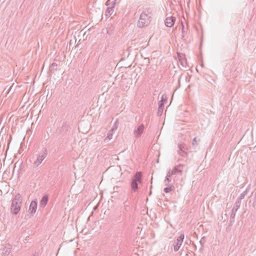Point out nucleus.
<instances>
[{"label":"nucleus","instance_id":"f8f14e48","mask_svg":"<svg viewBox=\"0 0 256 256\" xmlns=\"http://www.w3.org/2000/svg\"><path fill=\"white\" fill-rule=\"evenodd\" d=\"M12 249V246L10 244H7L6 245L4 248L2 249V253L3 255H4L6 256H8L10 252H11V250Z\"/></svg>","mask_w":256,"mask_h":256},{"label":"nucleus","instance_id":"1a4fd4ad","mask_svg":"<svg viewBox=\"0 0 256 256\" xmlns=\"http://www.w3.org/2000/svg\"><path fill=\"white\" fill-rule=\"evenodd\" d=\"M37 201L36 200H33L31 202L29 207V212L32 214L36 212L37 208Z\"/></svg>","mask_w":256,"mask_h":256},{"label":"nucleus","instance_id":"bb28decb","mask_svg":"<svg viewBox=\"0 0 256 256\" xmlns=\"http://www.w3.org/2000/svg\"><path fill=\"white\" fill-rule=\"evenodd\" d=\"M192 144L193 146H197L198 144L197 140H196V137H195L193 139L192 142Z\"/></svg>","mask_w":256,"mask_h":256},{"label":"nucleus","instance_id":"7c9ffc66","mask_svg":"<svg viewBox=\"0 0 256 256\" xmlns=\"http://www.w3.org/2000/svg\"><path fill=\"white\" fill-rule=\"evenodd\" d=\"M181 24H182V33L183 34L184 32V23L182 22H181Z\"/></svg>","mask_w":256,"mask_h":256},{"label":"nucleus","instance_id":"0eeeda50","mask_svg":"<svg viewBox=\"0 0 256 256\" xmlns=\"http://www.w3.org/2000/svg\"><path fill=\"white\" fill-rule=\"evenodd\" d=\"M184 234H181L176 239V240H175L174 242V250L176 252H178L182 242H183V240H184Z\"/></svg>","mask_w":256,"mask_h":256},{"label":"nucleus","instance_id":"f257e3e1","mask_svg":"<svg viewBox=\"0 0 256 256\" xmlns=\"http://www.w3.org/2000/svg\"><path fill=\"white\" fill-rule=\"evenodd\" d=\"M22 198L20 194L15 195L14 198L12 200L10 206V212L14 215H16L20 210L22 204Z\"/></svg>","mask_w":256,"mask_h":256},{"label":"nucleus","instance_id":"9b49d317","mask_svg":"<svg viewBox=\"0 0 256 256\" xmlns=\"http://www.w3.org/2000/svg\"><path fill=\"white\" fill-rule=\"evenodd\" d=\"M176 21V18L174 16L168 17L166 19L165 24L168 27H172L174 26Z\"/></svg>","mask_w":256,"mask_h":256},{"label":"nucleus","instance_id":"ddd939ff","mask_svg":"<svg viewBox=\"0 0 256 256\" xmlns=\"http://www.w3.org/2000/svg\"><path fill=\"white\" fill-rule=\"evenodd\" d=\"M48 200V196L47 194L44 195L42 197V198L40 202V206L42 208H44Z\"/></svg>","mask_w":256,"mask_h":256},{"label":"nucleus","instance_id":"c756f323","mask_svg":"<svg viewBox=\"0 0 256 256\" xmlns=\"http://www.w3.org/2000/svg\"><path fill=\"white\" fill-rule=\"evenodd\" d=\"M184 165L183 164H180L178 166H176L178 168H180V169H182V168L184 167Z\"/></svg>","mask_w":256,"mask_h":256},{"label":"nucleus","instance_id":"72a5a7b5","mask_svg":"<svg viewBox=\"0 0 256 256\" xmlns=\"http://www.w3.org/2000/svg\"><path fill=\"white\" fill-rule=\"evenodd\" d=\"M112 128H114V130L116 129V127H115V126H114Z\"/></svg>","mask_w":256,"mask_h":256},{"label":"nucleus","instance_id":"c9c22d12","mask_svg":"<svg viewBox=\"0 0 256 256\" xmlns=\"http://www.w3.org/2000/svg\"><path fill=\"white\" fill-rule=\"evenodd\" d=\"M148 63H150V60L149 59L148 60Z\"/></svg>","mask_w":256,"mask_h":256},{"label":"nucleus","instance_id":"412c9836","mask_svg":"<svg viewBox=\"0 0 256 256\" xmlns=\"http://www.w3.org/2000/svg\"><path fill=\"white\" fill-rule=\"evenodd\" d=\"M182 170L180 168H178L177 166H175L172 170V174H182Z\"/></svg>","mask_w":256,"mask_h":256},{"label":"nucleus","instance_id":"9d476101","mask_svg":"<svg viewBox=\"0 0 256 256\" xmlns=\"http://www.w3.org/2000/svg\"><path fill=\"white\" fill-rule=\"evenodd\" d=\"M144 126L143 124L140 125L136 130H134V134L136 137L138 138L142 134L144 130Z\"/></svg>","mask_w":256,"mask_h":256},{"label":"nucleus","instance_id":"5701e85b","mask_svg":"<svg viewBox=\"0 0 256 256\" xmlns=\"http://www.w3.org/2000/svg\"><path fill=\"white\" fill-rule=\"evenodd\" d=\"M142 13H144L146 14L147 16H150L151 18V16L152 15V9L150 8H146L144 11L142 12Z\"/></svg>","mask_w":256,"mask_h":256},{"label":"nucleus","instance_id":"4be33fe9","mask_svg":"<svg viewBox=\"0 0 256 256\" xmlns=\"http://www.w3.org/2000/svg\"><path fill=\"white\" fill-rule=\"evenodd\" d=\"M142 13H144L146 14L147 16H150L151 18V16L152 15V9L150 8H146L144 11L142 12Z\"/></svg>","mask_w":256,"mask_h":256},{"label":"nucleus","instance_id":"a878e982","mask_svg":"<svg viewBox=\"0 0 256 256\" xmlns=\"http://www.w3.org/2000/svg\"><path fill=\"white\" fill-rule=\"evenodd\" d=\"M172 175H174V174H172V170H169L166 174V176L170 178Z\"/></svg>","mask_w":256,"mask_h":256},{"label":"nucleus","instance_id":"a211bd4d","mask_svg":"<svg viewBox=\"0 0 256 256\" xmlns=\"http://www.w3.org/2000/svg\"><path fill=\"white\" fill-rule=\"evenodd\" d=\"M177 152L178 154L182 157L186 158L188 156V154L186 151L181 148H178Z\"/></svg>","mask_w":256,"mask_h":256},{"label":"nucleus","instance_id":"393cba45","mask_svg":"<svg viewBox=\"0 0 256 256\" xmlns=\"http://www.w3.org/2000/svg\"><path fill=\"white\" fill-rule=\"evenodd\" d=\"M171 182V178L170 177H166L165 180H164V184L165 186H168V184Z\"/></svg>","mask_w":256,"mask_h":256},{"label":"nucleus","instance_id":"2eb2a0df","mask_svg":"<svg viewBox=\"0 0 256 256\" xmlns=\"http://www.w3.org/2000/svg\"><path fill=\"white\" fill-rule=\"evenodd\" d=\"M249 191V188H247L240 195V196L238 198L236 202H238L240 204H241L242 200L244 199L245 196L248 194Z\"/></svg>","mask_w":256,"mask_h":256},{"label":"nucleus","instance_id":"c85d7f7f","mask_svg":"<svg viewBox=\"0 0 256 256\" xmlns=\"http://www.w3.org/2000/svg\"><path fill=\"white\" fill-rule=\"evenodd\" d=\"M204 242H205L204 238H202L200 240V243L201 244L202 246V245Z\"/></svg>","mask_w":256,"mask_h":256},{"label":"nucleus","instance_id":"2f4dec72","mask_svg":"<svg viewBox=\"0 0 256 256\" xmlns=\"http://www.w3.org/2000/svg\"><path fill=\"white\" fill-rule=\"evenodd\" d=\"M184 60H183V61H182V62H181V64H182V66H184Z\"/></svg>","mask_w":256,"mask_h":256},{"label":"nucleus","instance_id":"6ab92c4d","mask_svg":"<svg viewBox=\"0 0 256 256\" xmlns=\"http://www.w3.org/2000/svg\"><path fill=\"white\" fill-rule=\"evenodd\" d=\"M174 189H175V188H174V185H170V186H167V187L164 188V191L166 193H168V192H170L174 190Z\"/></svg>","mask_w":256,"mask_h":256},{"label":"nucleus","instance_id":"6e6552de","mask_svg":"<svg viewBox=\"0 0 256 256\" xmlns=\"http://www.w3.org/2000/svg\"><path fill=\"white\" fill-rule=\"evenodd\" d=\"M70 130V126L69 124L66 122L64 123L62 126L58 128L57 130L58 133L62 136L66 135Z\"/></svg>","mask_w":256,"mask_h":256},{"label":"nucleus","instance_id":"4468645a","mask_svg":"<svg viewBox=\"0 0 256 256\" xmlns=\"http://www.w3.org/2000/svg\"><path fill=\"white\" fill-rule=\"evenodd\" d=\"M115 4L114 2H113L112 4V6H108L106 8V16H110L112 14L114 11V5Z\"/></svg>","mask_w":256,"mask_h":256},{"label":"nucleus","instance_id":"423d86ee","mask_svg":"<svg viewBox=\"0 0 256 256\" xmlns=\"http://www.w3.org/2000/svg\"><path fill=\"white\" fill-rule=\"evenodd\" d=\"M240 204L238 202H236L232 210V212L230 214V216L229 220V226H231L232 225L234 222V218L236 216V212L238 209L240 208Z\"/></svg>","mask_w":256,"mask_h":256},{"label":"nucleus","instance_id":"cd10ccee","mask_svg":"<svg viewBox=\"0 0 256 256\" xmlns=\"http://www.w3.org/2000/svg\"><path fill=\"white\" fill-rule=\"evenodd\" d=\"M254 202H252V206L254 208L256 206V192L254 194Z\"/></svg>","mask_w":256,"mask_h":256},{"label":"nucleus","instance_id":"7ed1b4c3","mask_svg":"<svg viewBox=\"0 0 256 256\" xmlns=\"http://www.w3.org/2000/svg\"><path fill=\"white\" fill-rule=\"evenodd\" d=\"M150 16H147L144 13H142L138 22V26L142 28L148 26L150 22Z\"/></svg>","mask_w":256,"mask_h":256},{"label":"nucleus","instance_id":"39448f33","mask_svg":"<svg viewBox=\"0 0 256 256\" xmlns=\"http://www.w3.org/2000/svg\"><path fill=\"white\" fill-rule=\"evenodd\" d=\"M167 102V96L166 94H163L161 97V100L158 102V108L157 114L161 116L163 112L165 104Z\"/></svg>","mask_w":256,"mask_h":256},{"label":"nucleus","instance_id":"f3484780","mask_svg":"<svg viewBox=\"0 0 256 256\" xmlns=\"http://www.w3.org/2000/svg\"><path fill=\"white\" fill-rule=\"evenodd\" d=\"M114 130V128H112L110 130L107 134L106 137L104 139V142H107L112 139L113 135V131Z\"/></svg>","mask_w":256,"mask_h":256},{"label":"nucleus","instance_id":"20e7f679","mask_svg":"<svg viewBox=\"0 0 256 256\" xmlns=\"http://www.w3.org/2000/svg\"><path fill=\"white\" fill-rule=\"evenodd\" d=\"M47 155V150L46 148H44L42 152H39L38 154V155L36 160L34 162L33 164L34 166L37 167L40 165L43 160L46 157Z\"/></svg>","mask_w":256,"mask_h":256},{"label":"nucleus","instance_id":"aec40b11","mask_svg":"<svg viewBox=\"0 0 256 256\" xmlns=\"http://www.w3.org/2000/svg\"><path fill=\"white\" fill-rule=\"evenodd\" d=\"M178 148H181L183 150H188V148L187 144L184 143L178 144Z\"/></svg>","mask_w":256,"mask_h":256},{"label":"nucleus","instance_id":"dca6fc26","mask_svg":"<svg viewBox=\"0 0 256 256\" xmlns=\"http://www.w3.org/2000/svg\"><path fill=\"white\" fill-rule=\"evenodd\" d=\"M17 166H18V171H19V170H21L23 168H24V165H23L22 162V161H19V160L16 162L15 163V164H14V170L16 169Z\"/></svg>","mask_w":256,"mask_h":256},{"label":"nucleus","instance_id":"f03ea898","mask_svg":"<svg viewBox=\"0 0 256 256\" xmlns=\"http://www.w3.org/2000/svg\"><path fill=\"white\" fill-rule=\"evenodd\" d=\"M142 182V173L141 172H138L132 178L130 182L132 190L133 192H136L138 189V184H140Z\"/></svg>","mask_w":256,"mask_h":256},{"label":"nucleus","instance_id":"b1692460","mask_svg":"<svg viewBox=\"0 0 256 256\" xmlns=\"http://www.w3.org/2000/svg\"><path fill=\"white\" fill-rule=\"evenodd\" d=\"M57 67H58V64H57L55 63V62H53L52 64H51V65L50 66V70L54 72L55 70H57Z\"/></svg>","mask_w":256,"mask_h":256},{"label":"nucleus","instance_id":"f704fd0d","mask_svg":"<svg viewBox=\"0 0 256 256\" xmlns=\"http://www.w3.org/2000/svg\"><path fill=\"white\" fill-rule=\"evenodd\" d=\"M118 188V186L114 187V190H115V188H116V189H117Z\"/></svg>","mask_w":256,"mask_h":256},{"label":"nucleus","instance_id":"473e14b6","mask_svg":"<svg viewBox=\"0 0 256 256\" xmlns=\"http://www.w3.org/2000/svg\"><path fill=\"white\" fill-rule=\"evenodd\" d=\"M184 60H183V61H182V62H181V64H182V66H184Z\"/></svg>","mask_w":256,"mask_h":256}]
</instances>
